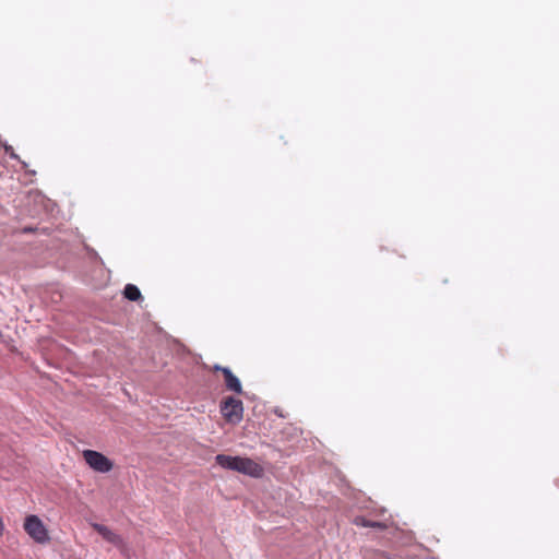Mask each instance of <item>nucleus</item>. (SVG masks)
<instances>
[{
    "label": "nucleus",
    "mask_w": 559,
    "mask_h": 559,
    "mask_svg": "<svg viewBox=\"0 0 559 559\" xmlns=\"http://www.w3.org/2000/svg\"><path fill=\"white\" fill-rule=\"evenodd\" d=\"M112 467V463L107 459V465H106V468H107V472H109Z\"/></svg>",
    "instance_id": "9b49d317"
},
{
    "label": "nucleus",
    "mask_w": 559,
    "mask_h": 559,
    "mask_svg": "<svg viewBox=\"0 0 559 559\" xmlns=\"http://www.w3.org/2000/svg\"><path fill=\"white\" fill-rule=\"evenodd\" d=\"M215 461L225 469L235 471L251 477H261L264 472L263 467L250 457L217 454Z\"/></svg>",
    "instance_id": "f257e3e1"
},
{
    "label": "nucleus",
    "mask_w": 559,
    "mask_h": 559,
    "mask_svg": "<svg viewBox=\"0 0 559 559\" xmlns=\"http://www.w3.org/2000/svg\"><path fill=\"white\" fill-rule=\"evenodd\" d=\"M95 530L103 536H105V525L103 524H94Z\"/></svg>",
    "instance_id": "1a4fd4ad"
},
{
    "label": "nucleus",
    "mask_w": 559,
    "mask_h": 559,
    "mask_svg": "<svg viewBox=\"0 0 559 559\" xmlns=\"http://www.w3.org/2000/svg\"><path fill=\"white\" fill-rule=\"evenodd\" d=\"M25 532L37 543L45 544L49 540L48 532L36 515H28L24 522Z\"/></svg>",
    "instance_id": "7ed1b4c3"
},
{
    "label": "nucleus",
    "mask_w": 559,
    "mask_h": 559,
    "mask_svg": "<svg viewBox=\"0 0 559 559\" xmlns=\"http://www.w3.org/2000/svg\"><path fill=\"white\" fill-rule=\"evenodd\" d=\"M10 156H11L12 158H15V159H17V158H19V156H17L14 152H11V153H10Z\"/></svg>",
    "instance_id": "f8f14e48"
},
{
    "label": "nucleus",
    "mask_w": 559,
    "mask_h": 559,
    "mask_svg": "<svg viewBox=\"0 0 559 559\" xmlns=\"http://www.w3.org/2000/svg\"><path fill=\"white\" fill-rule=\"evenodd\" d=\"M106 538H107V543L114 544V545H115V546H117V547H118V548H119V549H120L124 555H128V554H127V550H126V548H124V545H123V543H122V539H121L118 535H116V534H114V533H111V532H108V531H107Z\"/></svg>",
    "instance_id": "6e6552de"
},
{
    "label": "nucleus",
    "mask_w": 559,
    "mask_h": 559,
    "mask_svg": "<svg viewBox=\"0 0 559 559\" xmlns=\"http://www.w3.org/2000/svg\"><path fill=\"white\" fill-rule=\"evenodd\" d=\"M85 462L98 472H105V455L93 450L83 451Z\"/></svg>",
    "instance_id": "39448f33"
},
{
    "label": "nucleus",
    "mask_w": 559,
    "mask_h": 559,
    "mask_svg": "<svg viewBox=\"0 0 559 559\" xmlns=\"http://www.w3.org/2000/svg\"><path fill=\"white\" fill-rule=\"evenodd\" d=\"M214 370L222 372L225 381V386L228 391H233L239 394L242 393L240 380L231 372L229 368L216 365L214 366Z\"/></svg>",
    "instance_id": "20e7f679"
},
{
    "label": "nucleus",
    "mask_w": 559,
    "mask_h": 559,
    "mask_svg": "<svg viewBox=\"0 0 559 559\" xmlns=\"http://www.w3.org/2000/svg\"><path fill=\"white\" fill-rule=\"evenodd\" d=\"M354 523L357 526L373 527V528H379V530L385 528L384 523L377 522V521H370V520L365 519L364 516H356L354 520Z\"/></svg>",
    "instance_id": "423d86ee"
},
{
    "label": "nucleus",
    "mask_w": 559,
    "mask_h": 559,
    "mask_svg": "<svg viewBox=\"0 0 559 559\" xmlns=\"http://www.w3.org/2000/svg\"><path fill=\"white\" fill-rule=\"evenodd\" d=\"M123 295L131 301H136L142 298L140 289L133 284H127L123 289Z\"/></svg>",
    "instance_id": "0eeeda50"
},
{
    "label": "nucleus",
    "mask_w": 559,
    "mask_h": 559,
    "mask_svg": "<svg viewBox=\"0 0 559 559\" xmlns=\"http://www.w3.org/2000/svg\"><path fill=\"white\" fill-rule=\"evenodd\" d=\"M3 531H4V525H3L2 519L0 518V536L3 534Z\"/></svg>",
    "instance_id": "9d476101"
},
{
    "label": "nucleus",
    "mask_w": 559,
    "mask_h": 559,
    "mask_svg": "<svg viewBox=\"0 0 559 559\" xmlns=\"http://www.w3.org/2000/svg\"><path fill=\"white\" fill-rule=\"evenodd\" d=\"M221 413L225 420L230 424H238L243 417L242 402L233 396H228L221 403Z\"/></svg>",
    "instance_id": "f03ea898"
}]
</instances>
